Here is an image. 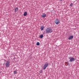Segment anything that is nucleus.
<instances>
[{
	"mask_svg": "<svg viewBox=\"0 0 79 79\" xmlns=\"http://www.w3.org/2000/svg\"><path fill=\"white\" fill-rule=\"evenodd\" d=\"M45 31L47 33H52V32H53V30L51 28H47L45 30Z\"/></svg>",
	"mask_w": 79,
	"mask_h": 79,
	"instance_id": "1",
	"label": "nucleus"
},
{
	"mask_svg": "<svg viewBox=\"0 0 79 79\" xmlns=\"http://www.w3.org/2000/svg\"><path fill=\"white\" fill-rule=\"evenodd\" d=\"M69 61L70 62H73V61H74L75 60H76V59L74 58V57H69Z\"/></svg>",
	"mask_w": 79,
	"mask_h": 79,
	"instance_id": "2",
	"label": "nucleus"
},
{
	"mask_svg": "<svg viewBox=\"0 0 79 79\" xmlns=\"http://www.w3.org/2000/svg\"><path fill=\"white\" fill-rule=\"evenodd\" d=\"M10 62L9 61H6V63L5 64V65L6 68H8L9 66H10Z\"/></svg>",
	"mask_w": 79,
	"mask_h": 79,
	"instance_id": "3",
	"label": "nucleus"
},
{
	"mask_svg": "<svg viewBox=\"0 0 79 79\" xmlns=\"http://www.w3.org/2000/svg\"><path fill=\"white\" fill-rule=\"evenodd\" d=\"M48 66V63H46L44 64V66L43 70H45L47 68V67Z\"/></svg>",
	"mask_w": 79,
	"mask_h": 79,
	"instance_id": "4",
	"label": "nucleus"
},
{
	"mask_svg": "<svg viewBox=\"0 0 79 79\" xmlns=\"http://www.w3.org/2000/svg\"><path fill=\"white\" fill-rule=\"evenodd\" d=\"M60 22V20H59V19H56L54 21V23H55L56 24H58Z\"/></svg>",
	"mask_w": 79,
	"mask_h": 79,
	"instance_id": "5",
	"label": "nucleus"
},
{
	"mask_svg": "<svg viewBox=\"0 0 79 79\" xmlns=\"http://www.w3.org/2000/svg\"><path fill=\"white\" fill-rule=\"evenodd\" d=\"M73 37H74V36H70L68 38V39L69 40H72V39H73Z\"/></svg>",
	"mask_w": 79,
	"mask_h": 79,
	"instance_id": "6",
	"label": "nucleus"
},
{
	"mask_svg": "<svg viewBox=\"0 0 79 79\" xmlns=\"http://www.w3.org/2000/svg\"><path fill=\"white\" fill-rule=\"evenodd\" d=\"M47 16V15L45 14H43L41 16L42 18H45Z\"/></svg>",
	"mask_w": 79,
	"mask_h": 79,
	"instance_id": "7",
	"label": "nucleus"
},
{
	"mask_svg": "<svg viewBox=\"0 0 79 79\" xmlns=\"http://www.w3.org/2000/svg\"><path fill=\"white\" fill-rule=\"evenodd\" d=\"M15 13H16V12L18 11V10H19L18 8L17 7H16L15 9Z\"/></svg>",
	"mask_w": 79,
	"mask_h": 79,
	"instance_id": "8",
	"label": "nucleus"
},
{
	"mask_svg": "<svg viewBox=\"0 0 79 79\" xmlns=\"http://www.w3.org/2000/svg\"><path fill=\"white\" fill-rule=\"evenodd\" d=\"M27 15V12H25L23 14V15L25 16H26Z\"/></svg>",
	"mask_w": 79,
	"mask_h": 79,
	"instance_id": "9",
	"label": "nucleus"
},
{
	"mask_svg": "<svg viewBox=\"0 0 79 79\" xmlns=\"http://www.w3.org/2000/svg\"><path fill=\"white\" fill-rule=\"evenodd\" d=\"M44 27L43 26H42L41 27L40 29L41 31L44 30Z\"/></svg>",
	"mask_w": 79,
	"mask_h": 79,
	"instance_id": "10",
	"label": "nucleus"
},
{
	"mask_svg": "<svg viewBox=\"0 0 79 79\" xmlns=\"http://www.w3.org/2000/svg\"><path fill=\"white\" fill-rule=\"evenodd\" d=\"M43 37H44V35H41L40 36V38L41 39H42V38H43Z\"/></svg>",
	"mask_w": 79,
	"mask_h": 79,
	"instance_id": "11",
	"label": "nucleus"
},
{
	"mask_svg": "<svg viewBox=\"0 0 79 79\" xmlns=\"http://www.w3.org/2000/svg\"><path fill=\"white\" fill-rule=\"evenodd\" d=\"M40 45V43H39V42H37L36 43V45Z\"/></svg>",
	"mask_w": 79,
	"mask_h": 79,
	"instance_id": "12",
	"label": "nucleus"
},
{
	"mask_svg": "<svg viewBox=\"0 0 79 79\" xmlns=\"http://www.w3.org/2000/svg\"><path fill=\"white\" fill-rule=\"evenodd\" d=\"M14 74H17V71H16V70L14 71Z\"/></svg>",
	"mask_w": 79,
	"mask_h": 79,
	"instance_id": "13",
	"label": "nucleus"
},
{
	"mask_svg": "<svg viewBox=\"0 0 79 79\" xmlns=\"http://www.w3.org/2000/svg\"><path fill=\"white\" fill-rule=\"evenodd\" d=\"M73 3H71V4H70V6L71 7H72L73 6Z\"/></svg>",
	"mask_w": 79,
	"mask_h": 79,
	"instance_id": "14",
	"label": "nucleus"
},
{
	"mask_svg": "<svg viewBox=\"0 0 79 79\" xmlns=\"http://www.w3.org/2000/svg\"><path fill=\"white\" fill-rule=\"evenodd\" d=\"M67 65H69V64L68 62H67Z\"/></svg>",
	"mask_w": 79,
	"mask_h": 79,
	"instance_id": "15",
	"label": "nucleus"
},
{
	"mask_svg": "<svg viewBox=\"0 0 79 79\" xmlns=\"http://www.w3.org/2000/svg\"><path fill=\"white\" fill-rule=\"evenodd\" d=\"M42 70H41L40 71V73H42Z\"/></svg>",
	"mask_w": 79,
	"mask_h": 79,
	"instance_id": "16",
	"label": "nucleus"
},
{
	"mask_svg": "<svg viewBox=\"0 0 79 79\" xmlns=\"http://www.w3.org/2000/svg\"><path fill=\"white\" fill-rule=\"evenodd\" d=\"M60 0V1H62V0Z\"/></svg>",
	"mask_w": 79,
	"mask_h": 79,
	"instance_id": "17",
	"label": "nucleus"
}]
</instances>
